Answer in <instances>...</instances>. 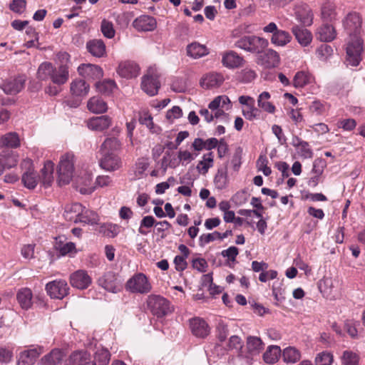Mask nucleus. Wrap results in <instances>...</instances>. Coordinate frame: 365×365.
Wrapping results in <instances>:
<instances>
[{"label":"nucleus","mask_w":365,"mask_h":365,"mask_svg":"<svg viewBox=\"0 0 365 365\" xmlns=\"http://www.w3.org/2000/svg\"><path fill=\"white\" fill-rule=\"evenodd\" d=\"M147 302L149 310L158 318L163 317L173 311L169 301L161 296L150 295Z\"/></svg>","instance_id":"obj_4"},{"label":"nucleus","mask_w":365,"mask_h":365,"mask_svg":"<svg viewBox=\"0 0 365 365\" xmlns=\"http://www.w3.org/2000/svg\"><path fill=\"white\" fill-rule=\"evenodd\" d=\"M98 221L99 217L96 212L86 210L83 207V211L81 212L78 222L93 225L98 224Z\"/></svg>","instance_id":"obj_51"},{"label":"nucleus","mask_w":365,"mask_h":365,"mask_svg":"<svg viewBox=\"0 0 365 365\" xmlns=\"http://www.w3.org/2000/svg\"><path fill=\"white\" fill-rule=\"evenodd\" d=\"M63 357V354L61 350L53 349L41 359V365H56L62 361Z\"/></svg>","instance_id":"obj_40"},{"label":"nucleus","mask_w":365,"mask_h":365,"mask_svg":"<svg viewBox=\"0 0 365 365\" xmlns=\"http://www.w3.org/2000/svg\"><path fill=\"white\" fill-rule=\"evenodd\" d=\"M292 33L297 42L303 47L309 46L312 41V32L304 26L294 25L292 27Z\"/></svg>","instance_id":"obj_16"},{"label":"nucleus","mask_w":365,"mask_h":365,"mask_svg":"<svg viewBox=\"0 0 365 365\" xmlns=\"http://www.w3.org/2000/svg\"><path fill=\"white\" fill-rule=\"evenodd\" d=\"M321 16L324 21H332L336 19V12L334 4L329 1L323 3L321 7Z\"/></svg>","instance_id":"obj_36"},{"label":"nucleus","mask_w":365,"mask_h":365,"mask_svg":"<svg viewBox=\"0 0 365 365\" xmlns=\"http://www.w3.org/2000/svg\"><path fill=\"white\" fill-rule=\"evenodd\" d=\"M309 110L315 115H322L327 110V104L320 101H314L309 106Z\"/></svg>","instance_id":"obj_61"},{"label":"nucleus","mask_w":365,"mask_h":365,"mask_svg":"<svg viewBox=\"0 0 365 365\" xmlns=\"http://www.w3.org/2000/svg\"><path fill=\"white\" fill-rule=\"evenodd\" d=\"M312 76L305 71H298L293 79V85L295 88H302L311 83Z\"/></svg>","instance_id":"obj_50"},{"label":"nucleus","mask_w":365,"mask_h":365,"mask_svg":"<svg viewBox=\"0 0 365 365\" xmlns=\"http://www.w3.org/2000/svg\"><path fill=\"white\" fill-rule=\"evenodd\" d=\"M192 333L197 337L205 338L210 333L207 322L200 318H194L190 321Z\"/></svg>","instance_id":"obj_22"},{"label":"nucleus","mask_w":365,"mask_h":365,"mask_svg":"<svg viewBox=\"0 0 365 365\" xmlns=\"http://www.w3.org/2000/svg\"><path fill=\"white\" fill-rule=\"evenodd\" d=\"M83 211V206L80 203L75 202L71 205H67L65 207L63 216L66 220L78 223Z\"/></svg>","instance_id":"obj_24"},{"label":"nucleus","mask_w":365,"mask_h":365,"mask_svg":"<svg viewBox=\"0 0 365 365\" xmlns=\"http://www.w3.org/2000/svg\"><path fill=\"white\" fill-rule=\"evenodd\" d=\"M78 73L87 78L98 79L103 76V69L97 65L83 63L78 68Z\"/></svg>","instance_id":"obj_17"},{"label":"nucleus","mask_w":365,"mask_h":365,"mask_svg":"<svg viewBox=\"0 0 365 365\" xmlns=\"http://www.w3.org/2000/svg\"><path fill=\"white\" fill-rule=\"evenodd\" d=\"M333 361V354L327 351L317 354L314 359L316 365H331Z\"/></svg>","instance_id":"obj_55"},{"label":"nucleus","mask_w":365,"mask_h":365,"mask_svg":"<svg viewBox=\"0 0 365 365\" xmlns=\"http://www.w3.org/2000/svg\"><path fill=\"white\" fill-rule=\"evenodd\" d=\"M101 229L103 234L109 237H115L120 232V227L115 224H105Z\"/></svg>","instance_id":"obj_63"},{"label":"nucleus","mask_w":365,"mask_h":365,"mask_svg":"<svg viewBox=\"0 0 365 365\" xmlns=\"http://www.w3.org/2000/svg\"><path fill=\"white\" fill-rule=\"evenodd\" d=\"M126 289L132 293L147 294L150 292L152 286L147 277L143 273H138L130 278L125 284Z\"/></svg>","instance_id":"obj_5"},{"label":"nucleus","mask_w":365,"mask_h":365,"mask_svg":"<svg viewBox=\"0 0 365 365\" xmlns=\"http://www.w3.org/2000/svg\"><path fill=\"white\" fill-rule=\"evenodd\" d=\"M224 77L221 73H210L206 74L200 81V85L204 88H212L219 87L224 81Z\"/></svg>","instance_id":"obj_25"},{"label":"nucleus","mask_w":365,"mask_h":365,"mask_svg":"<svg viewBox=\"0 0 365 365\" xmlns=\"http://www.w3.org/2000/svg\"><path fill=\"white\" fill-rule=\"evenodd\" d=\"M68 79V71L65 66H60L58 68H54V72L52 73L51 80L55 84L63 85Z\"/></svg>","instance_id":"obj_47"},{"label":"nucleus","mask_w":365,"mask_h":365,"mask_svg":"<svg viewBox=\"0 0 365 365\" xmlns=\"http://www.w3.org/2000/svg\"><path fill=\"white\" fill-rule=\"evenodd\" d=\"M46 290L51 298L62 299L68 294L69 287L66 280L60 279L47 283Z\"/></svg>","instance_id":"obj_6"},{"label":"nucleus","mask_w":365,"mask_h":365,"mask_svg":"<svg viewBox=\"0 0 365 365\" xmlns=\"http://www.w3.org/2000/svg\"><path fill=\"white\" fill-rule=\"evenodd\" d=\"M155 220L153 216H145L140 222V227L138 229L139 233L143 235H146L148 232L145 230L144 228L152 227L153 225H155Z\"/></svg>","instance_id":"obj_60"},{"label":"nucleus","mask_w":365,"mask_h":365,"mask_svg":"<svg viewBox=\"0 0 365 365\" xmlns=\"http://www.w3.org/2000/svg\"><path fill=\"white\" fill-rule=\"evenodd\" d=\"M196 156H197V153L193 154L188 150H180L178 153V158L182 165H187L190 163L196 158Z\"/></svg>","instance_id":"obj_64"},{"label":"nucleus","mask_w":365,"mask_h":365,"mask_svg":"<svg viewBox=\"0 0 365 365\" xmlns=\"http://www.w3.org/2000/svg\"><path fill=\"white\" fill-rule=\"evenodd\" d=\"M54 247L61 256L68 255L71 257L77 252L75 244L71 242L65 243L63 240H62V237L56 238Z\"/></svg>","instance_id":"obj_27"},{"label":"nucleus","mask_w":365,"mask_h":365,"mask_svg":"<svg viewBox=\"0 0 365 365\" xmlns=\"http://www.w3.org/2000/svg\"><path fill=\"white\" fill-rule=\"evenodd\" d=\"M257 56V63L265 68L277 67L280 61L278 53L272 48H265Z\"/></svg>","instance_id":"obj_10"},{"label":"nucleus","mask_w":365,"mask_h":365,"mask_svg":"<svg viewBox=\"0 0 365 365\" xmlns=\"http://www.w3.org/2000/svg\"><path fill=\"white\" fill-rule=\"evenodd\" d=\"M158 75L153 70L149 69L148 73L142 79V89L149 96H153L158 93L160 83Z\"/></svg>","instance_id":"obj_8"},{"label":"nucleus","mask_w":365,"mask_h":365,"mask_svg":"<svg viewBox=\"0 0 365 365\" xmlns=\"http://www.w3.org/2000/svg\"><path fill=\"white\" fill-rule=\"evenodd\" d=\"M0 160H2L4 165L7 169L16 165L18 163V155L10 150H4L0 154Z\"/></svg>","instance_id":"obj_44"},{"label":"nucleus","mask_w":365,"mask_h":365,"mask_svg":"<svg viewBox=\"0 0 365 365\" xmlns=\"http://www.w3.org/2000/svg\"><path fill=\"white\" fill-rule=\"evenodd\" d=\"M283 361L287 364H294L299 361L301 358V352L299 350L293 346H288L282 351Z\"/></svg>","instance_id":"obj_42"},{"label":"nucleus","mask_w":365,"mask_h":365,"mask_svg":"<svg viewBox=\"0 0 365 365\" xmlns=\"http://www.w3.org/2000/svg\"><path fill=\"white\" fill-rule=\"evenodd\" d=\"M91 282V277L86 271L83 269L77 270L70 276V283L71 286L79 289L88 288Z\"/></svg>","instance_id":"obj_12"},{"label":"nucleus","mask_w":365,"mask_h":365,"mask_svg":"<svg viewBox=\"0 0 365 365\" xmlns=\"http://www.w3.org/2000/svg\"><path fill=\"white\" fill-rule=\"evenodd\" d=\"M38 176L33 168H29L22 175V182L29 189H34L38 184Z\"/></svg>","instance_id":"obj_45"},{"label":"nucleus","mask_w":365,"mask_h":365,"mask_svg":"<svg viewBox=\"0 0 365 365\" xmlns=\"http://www.w3.org/2000/svg\"><path fill=\"white\" fill-rule=\"evenodd\" d=\"M359 356L352 351L346 350L341 356L343 365H359Z\"/></svg>","instance_id":"obj_56"},{"label":"nucleus","mask_w":365,"mask_h":365,"mask_svg":"<svg viewBox=\"0 0 365 365\" xmlns=\"http://www.w3.org/2000/svg\"><path fill=\"white\" fill-rule=\"evenodd\" d=\"M101 155L100 165L103 169L112 171L120 168L121 160L117 155L114 153H101Z\"/></svg>","instance_id":"obj_21"},{"label":"nucleus","mask_w":365,"mask_h":365,"mask_svg":"<svg viewBox=\"0 0 365 365\" xmlns=\"http://www.w3.org/2000/svg\"><path fill=\"white\" fill-rule=\"evenodd\" d=\"M148 166L149 163L147 159H138L134 167V177L133 178V179L137 180L142 178L144 176L145 172L148 169Z\"/></svg>","instance_id":"obj_53"},{"label":"nucleus","mask_w":365,"mask_h":365,"mask_svg":"<svg viewBox=\"0 0 365 365\" xmlns=\"http://www.w3.org/2000/svg\"><path fill=\"white\" fill-rule=\"evenodd\" d=\"M53 163L51 160H48L45 163L41 170V181L45 187H49L53 182Z\"/></svg>","instance_id":"obj_39"},{"label":"nucleus","mask_w":365,"mask_h":365,"mask_svg":"<svg viewBox=\"0 0 365 365\" xmlns=\"http://www.w3.org/2000/svg\"><path fill=\"white\" fill-rule=\"evenodd\" d=\"M220 232L215 231L212 233L202 234L199 237V245L204 247L210 242L219 240Z\"/></svg>","instance_id":"obj_62"},{"label":"nucleus","mask_w":365,"mask_h":365,"mask_svg":"<svg viewBox=\"0 0 365 365\" xmlns=\"http://www.w3.org/2000/svg\"><path fill=\"white\" fill-rule=\"evenodd\" d=\"M343 26L351 40L346 46V58L348 65L356 66L361 60L363 41L358 36L361 28V19L356 12L349 13L343 20Z\"/></svg>","instance_id":"obj_1"},{"label":"nucleus","mask_w":365,"mask_h":365,"mask_svg":"<svg viewBox=\"0 0 365 365\" xmlns=\"http://www.w3.org/2000/svg\"><path fill=\"white\" fill-rule=\"evenodd\" d=\"M54 66L50 62L41 63L37 70L36 77L40 81H46L51 79L52 73L54 72Z\"/></svg>","instance_id":"obj_37"},{"label":"nucleus","mask_w":365,"mask_h":365,"mask_svg":"<svg viewBox=\"0 0 365 365\" xmlns=\"http://www.w3.org/2000/svg\"><path fill=\"white\" fill-rule=\"evenodd\" d=\"M111 123V118L105 115L88 119L87 126L91 130L103 131L108 128Z\"/></svg>","instance_id":"obj_19"},{"label":"nucleus","mask_w":365,"mask_h":365,"mask_svg":"<svg viewBox=\"0 0 365 365\" xmlns=\"http://www.w3.org/2000/svg\"><path fill=\"white\" fill-rule=\"evenodd\" d=\"M244 58L235 51H227L222 54V65L230 69L237 68L244 65Z\"/></svg>","instance_id":"obj_13"},{"label":"nucleus","mask_w":365,"mask_h":365,"mask_svg":"<svg viewBox=\"0 0 365 365\" xmlns=\"http://www.w3.org/2000/svg\"><path fill=\"white\" fill-rule=\"evenodd\" d=\"M256 76L257 74L254 70L245 68L240 72L238 78L241 82L247 83L253 81Z\"/></svg>","instance_id":"obj_59"},{"label":"nucleus","mask_w":365,"mask_h":365,"mask_svg":"<svg viewBox=\"0 0 365 365\" xmlns=\"http://www.w3.org/2000/svg\"><path fill=\"white\" fill-rule=\"evenodd\" d=\"M271 98V95L267 91L261 93L257 98L258 107L262 109L264 111L269 113H274L275 112V106L269 101Z\"/></svg>","instance_id":"obj_35"},{"label":"nucleus","mask_w":365,"mask_h":365,"mask_svg":"<svg viewBox=\"0 0 365 365\" xmlns=\"http://www.w3.org/2000/svg\"><path fill=\"white\" fill-rule=\"evenodd\" d=\"M187 53L192 58L197 59L205 56L209 53L206 46L198 42H192L187 46Z\"/></svg>","instance_id":"obj_28"},{"label":"nucleus","mask_w":365,"mask_h":365,"mask_svg":"<svg viewBox=\"0 0 365 365\" xmlns=\"http://www.w3.org/2000/svg\"><path fill=\"white\" fill-rule=\"evenodd\" d=\"M96 89L98 92L104 95H109L116 88V84L113 80H104L96 83Z\"/></svg>","instance_id":"obj_52"},{"label":"nucleus","mask_w":365,"mask_h":365,"mask_svg":"<svg viewBox=\"0 0 365 365\" xmlns=\"http://www.w3.org/2000/svg\"><path fill=\"white\" fill-rule=\"evenodd\" d=\"M318 58L321 61L327 60L333 53V49L331 46L322 44L316 51Z\"/></svg>","instance_id":"obj_57"},{"label":"nucleus","mask_w":365,"mask_h":365,"mask_svg":"<svg viewBox=\"0 0 365 365\" xmlns=\"http://www.w3.org/2000/svg\"><path fill=\"white\" fill-rule=\"evenodd\" d=\"M292 40L289 32L279 29L272 36L271 43L277 46H284Z\"/></svg>","instance_id":"obj_41"},{"label":"nucleus","mask_w":365,"mask_h":365,"mask_svg":"<svg viewBox=\"0 0 365 365\" xmlns=\"http://www.w3.org/2000/svg\"><path fill=\"white\" fill-rule=\"evenodd\" d=\"M121 148L120 141L115 137H108L101 145V153H113Z\"/></svg>","instance_id":"obj_31"},{"label":"nucleus","mask_w":365,"mask_h":365,"mask_svg":"<svg viewBox=\"0 0 365 365\" xmlns=\"http://www.w3.org/2000/svg\"><path fill=\"white\" fill-rule=\"evenodd\" d=\"M25 82V76H18L6 80L1 85V88L6 94L15 95L19 93L24 88Z\"/></svg>","instance_id":"obj_11"},{"label":"nucleus","mask_w":365,"mask_h":365,"mask_svg":"<svg viewBox=\"0 0 365 365\" xmlns=\"http://www.w3.org/2000/svg\"><path fill=\"white\" fill-rule=\"evenodd\" d=\"M32 297V292L29 288H21L16 294L17 301L24 309H28L31 307Z\"/></svg>","instance_id":"obj_30"},{"label":"nucleus","mask_w":365,"mask_h":365,"mask_svg":"<svg viewBox=\"0 0 365 365\" xmlns=\"http://www.w3.org/2000/svg\"><path fill=\"white\" fill-rule=\"evenodd\" d=\"M98 284L106 290L116 293L120 290L117 277L113 272H107L98 279Z\"/></svg>","instance_id":"obj_14"},{"label":"nucleus","mask_w":365,"mask_h":365,"mask_svg":"<svg viewBox=\"0 0 365 365\" xmlns=\"http://www.w3.org/2000/svg\"><path fill=\"white\" fill-rule=\"evenodd\" d=\"M202 159L200 160L196 166V169L200 174L205 175L209 169L213 166L214 155L212 152H209L202 155Z\"/></svg>","instance_id":"obj_33"},{"label":"nucleus","mask_w":365,"mask_h":365,"mask_svg":"<svg viewBox=\"0 0 365 365\" xmlns=\"http://www.w3.org/2000/svg\"><path fill=\"white\" fill-rule=\"evenodd\" d=\"M71 92L76 96H85L89 91V85L86 83L85 80L76 79L71 83Z\"/></svg>","instance_id":"obj_34"},{"label":"nucleus","mask_w":365,"mask_h":365,"mask_svg":"<svg viewBox=\"0 0 365 365\" xmlns=\"http://www.w3.org/2000/svg\"><path fill=\"white\" fill-rule=\"evenodd\" d=\"M336 33L334 26L330 24H322L316 32L317 38L322 42H330L336 37Z\"/></svg>","instance_id":"obj_26"},{"label":"nucleus","mask_w":365,"mask_h":365,"mask_svg":"<svg viewBox=\"0 0 365 365\" xmlns=\"http://www.w3.org/2000/svg\"><path fill=\"white\" fill-rule=\"evenodd\" d=\"M227 173L225 170L219 169L214 178L215 187L218 190L225 189L227 185Z\"/></svg>","instance_id":"obj_54"},{"label":"nucleus","mask_w":365,"mask_h":365,"mask_svg":"<svg viewBox=\"0 0 365 365\" xmlns=\"http://www.w3.org/2000/svg\"><path fill=\"white\" fill-rule=\"evenodd\" d=\"M238 101L241 105L245 106V108H242V113L246 119L252 121L259 117L260 110L255 107V101L252 97L241 96L239 97Z\"/></svg>","instance_id":"obj_9"},{"label":"nucleus","mask_w":365,"mask_h":365,"mask_svg":"<svg viewBox=\"0 0 365 365\" xmlns=\"http://www.w3.org/2000/svg\"><path fill=\"white\" fill-rule=\"evenodd\" d=\"M96 365H107L110 359V354L108 349L98 347L94 353Z\"/></svg>","instance_id":"obj_49"},{"label":"nucleus","mask_w":365,"mask_h":365,"mask_svg":"<svg viewBox=\"0 0 365 365\" xmlns=\"http://www.w3.org/2000/svg\"><path fill=\"white\" fill-rule=\"evenodd\" d=\"M40 347L24 350L19 354L17 365H33L42 353Z\"/></svg>","instance_id":"obj_18"},{"label":"nucleus","mask_w":365,"mask_h":365,"mask_svg":"<svg viewBox=\"0 0 365 365\" xmlns=\"http://www.w3.org/2000/svg\"><path fill=\"white\" fill-rule=\"evenodd\" d=\"M133 26L138 31H153L156 28L155 19L148 15H142L133 23Z\"/></svg>","instance_id":"obj_23"},{"label":"nucleus","mask_w":365,"mask_h":365,"mask_svg":"<svg viewBox=\"0 0 365 365\" xmlns=\"http://www.w3.org/2000/svg\"><path fill=\"white\" fill-rule=\"evenodd\" d=\"M281 355V349L278 346H269L263 354V359L267 364L276 363Z\"/></svg>","instance_id":"obj_46"},{"label":"nucleus","mask_w":365,"mask_h":365,"mask_svg":"<svg viewBox=\"0 0 365 365\" xmlns=\"http://www.w3.org/2000/svg\"><path fill=\"white\" fill-rule=\"evenodd\" d=\"M0 144L6 148H16L20 145L19 135L16 133H9L0 138Z\"/></svg>","instance_id":"obj_48"},{"label":"nucleus","mask_w":365,"mask_h":365,"mask_svg":"<svg viewBox=\"0 0 365 365\" xmlns=\"http://www.w3.org/2000/svg\"><path fill=\"white\" fill-rule=\"evenodd\" d=\"M242 29L241 27H239L232 31V36L233 38H238L234 43L235 47L252 54L258 55L269 46L268 40L262 37L255 35L242 36L240 37Z\"/></svg>","instance_id":"obj_2"},{"label":"nucleus","mask_w":365,"mask_h":365,"mask_svg":"<svg viewBox=\"0 0 365 365\" xmlns=\"http://www.w3.org/2000/svg\"><path fill=\"white\" fill-rule=\"evenodd\" d=\"M138 120L140 124L145 125L150 132L158 133L159 132V127L155 126L153 121V117L148 110H143L139 112Z\"/></svg>","instance_id":"obj_43"},{"label":"nucleus","mask_w":365,"mask_h":365,"mask_svg":"<svg viewBox=\"0 0 365 365\" xmlns=\"http://www.w3.org/2000/svg\"><path fill=\"white\" fill-rule=\"evenodd\" d=\"M294 15L296 19L304 26H309L313 24L314 14L309 6L300 2L294 7Z\"/></svg>","instance_id":"obj_7"},{"label":"nucleus","mask_w":365,"mask_h":365,"mask_svg":"<svg viewBox=\"0 0 365 365\" xmlns=\"http://www.w3.org/2000/svg\"><path fill=\"white\" fill-rule=\"evenodd\" d=\"M74 173V155L71 153L63 154L60 159L58 168V183L67 185L71 180Z\"/></svg>","instance_id":"obj_3"},{"label":"nucleus","mask_w":365,"mask_h":365,"mask_svg":"<svg viewBox=\"0 0 365 365\" xmlns=\"http://www.w3.org/2000/svg\"><path fill=\"white\" fill-rule=\"evenodd\" d=\"M68 365H96V364L87 351L81 350L71 354Z\"/></svg>","instance_id":"obj_20"},{"label":"nucleus","mask_w":365,"mask_h":365,"mask_svg":"<svg viewBox=\"0 0 365 365\" xmlns=\"http://www.w3.org/2000/svg\"><path fill=\"white\" fill-rule=\"evenodd\" d=\"M87 107L90 111L94 113H102L107 110L106 103L99 97H93L89 99Z\"/></svg>","instance_id":"obj_38"},{"label":"nucleus","mask_w":365,"mask_h":365,"mask_svg":"<svg viewBox=\"0 0 365 365\" xmlns=\"http://www.w3.org/2000/svg\"><path fill=\"white\" fill-rule=\"evenodd\" d=\"M140 68L138 65L133 61L121 62L117 69V73L123 78H132L139 75Z\"/></svg>","instance_id":"obj_15"},{"label":"nucleus","mask_w":365,"mask_h":365,"mask_svg":"<svg viewBox=\"0 0 365 365\" xmlns=\"http://www.w3.org/2000/svg\"><path fill=\"white\" fill-rule=\"evenodd\" d=\"M101 29L105 37L108 38L114 37L115 31L112 22L103 19L101 22Z\"/></svg>","instance_id":"obj_58"},{"label":"nucleus","mask_w":365,"mask_h":365,"mask_svg":"<svg viewBox=\"0 0 365 365\" xmlns=\"http://www.w3.org/2000/svg\"><path fill=\"white\" fill-rule=\"evenodd\" d=\"M246 346L248 353L255 356L263 349L264 344L259 337L250 336L247 338Z\"/></svg>","instance_id":"obj_32"},{"label":"nucleus","mask_w":365,"mask_h":365,"mask_svg":"<svg viewBox=\"0 0 365 365\" xmlns=\"http://www.w3.org/2000/svg\"><path fill=\"white\" fill-rule=\"evenodd\" d=\"M88 52L93 56L101 58L106 54V45L101 39H93L86 43Z\"/></svg>","instance_id":"obj_29"}]
</instances>
